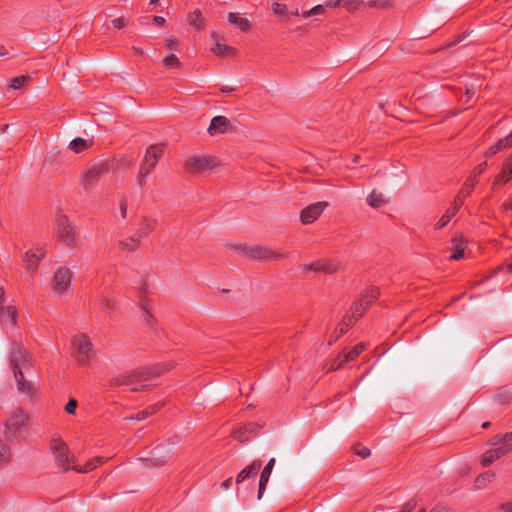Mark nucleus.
<instances>
[{"instance_id": "6e6552de", "label": "nucleus", "mask_w": 512, "mask_h": 512, "mask_svg": "<svg viewBox=\"0 0 512 512\" xmlns=\"http://www.w3.org/2000/svg\"><path fill=\"white\" fill-rule=\"evenodd\" d=\"M29 420L28 414L21 408L14 411L5 423L6 438L16 437L17 433L23 428Z\"/></svg>"}, {"instance_id": "a19ab883", "label": "nucleus", "mask_w": 512, "mask_h": 512, "mask_svg": "<svg viewBox=\"0 0 512 512\" xmlns=\"http://www.w3.org/2000/svg\"><path fill=\"white\" fill-rule=\"evenodd\" d=\"M368 6L371 8L391 9L394 7L393 0H370Z\"/></svg>"}, {"instance_id": "473e14b6", "label": "nucleus", "mask_w": 512, "mask_h": 512, "mask_svg": "<svg viewBox=\"0 0 512 512\" xmlns=\"http://www.w3.org/2000/svg\"><path fill=\"white\" fill-rule=\"evenodd\" d=\"M366 349V345L363 343H358L355 345L349 352H342L343 362L349 363L355 360L364 350Z\"/></svg>"}, {"instance_id": "e2e57ef3", "label": "nucleus", "mask_w": 512, "mask_h": 512, "mask_svg": "<svg viewBox=\"0 0 512 512\" xmlns=\"http://www.w3.org/2000/svg\"><path fill=\"white\" fill-rule=\"evenodd\" d=\"M166 20L164 17L162 16H154L153 17V23L156 25V26H163L165 24Z\"/></svg>"}, {"instance_id": "8fccbe9b", "label": "nucleus", "mask_w": 512, "mask_h": 512, "mask_svg": "<svg viewBox=\"0 0 512 512\" xmlns=\"http://www.w3.org/2000/svg\"><path fill=\"white\" fill-rule=\"evenodd\" d=\"M346 364V362H343V358H342V354H339L335 360H333L331 363H330V366L328 368V371H335V370H338L339 368H342L344 365Z\"/></svg>"}, {"instance_id": "39448f33", "label": "nucleus", "mask_w": 512, "mask_h": 512, "mask_svg": "<svg viewBox=\"0 0 512 512\" xmlns=\"http://www.w3.org/2000/svg\"><path fill=\"white\" fill-rule=\"evenodd\" d=\"M380 296L378 287H369L365 289L363 294L358 300H355L350 307V312L354 317V322H357L367 311V309L374 303Z\"/></svg>"}, {"instance_id": "c756f323", "label": "nucleus", "mask_w": 512, "mask_h": 512, "mask_svg": "<svg viewBox=\"0 0 512 512\" xmlns=\"http://www.w3.org/2000/svg\"><path fill=\"white\" fill-rule=\"evenodd\" d=\"M141 240H142V238L139 237V234L137 233L136 236H131L125 240H121L119 242V247L122 250H125L128 252H133L138 249V247L140 246Z\"/></svg>"}, {"instance_id": "680f3d73", "label": "nucleus", "mask_w": 512, "mask_h": 512, "mask_svg": "<svg viewBox=\"0 0 512 512\" xmlns=\"http://www.w3.org/2000/svg\"><path fill=\"white\" fill-rule=\"evenodd\" d=\"M500 510L503 512H512V502H505L500 505Z\"/></svg>"}, {"instance_id": "20e7f679", "label": "nucleus", "mask_w": 512, "mask_h": 512, "mask_svg": "<svg viewBox=\"0 0 512 512\" xmlns=\"http://www.w3.org/2000/svg\"><path fill=\"white\" fill-rule=\"evenodd\" d=\"M72 345L76 350V361L82 367L90 365L95 356L93 343L90 341L88 335L82 333L76 335L72 339Z\"/></svg>"}, {"instance_id": "a18cd8bd", "label": "nucleus", "mask_w": 512, "mask_h": 512, "mask_svg": "<svg viewBox=\"0 0 512 512\" xmlns=\"http://www.w3.org/2000/svg\"><path fill=\"white\" fill-rule=\"evenodd\" d=\"M469 195H466L465 192H462V189L459 191V193L457 194V196L455 197L453 203L451 204L450 207H455V211L458 212L459 209L462 207V205L464 204V201H465V198L468 197Z\"/></svg>"}, {"instance_id": "79ce46f5", "label": "nucleus", "mask_w": 512, "mask_h": 512, "mask_svg": "<svg viewBox=\"0 0 512 512\" xmlns=\"http://www.w3.org/2000/svg\"><path fill=\"white\" fill-rule=\"evenodd\" d=\"M504 149H508V146H506V144L503 143V140L502 138L499 139L494 145H492L488 150L487 152L485 153V156L486 157H491V156H494L496 155L499 151L501 150H504Z\"/></svg>"}, {"instance_id": "7c9ffc66", "label": "nucleus", "mask_w": 512, "mask_h": 512, "mask_svg": "<svg viewBox=\"0 0 512 512\" xmlns=\"http://www.w3.org/2000/svg\"><path fill=\"white\" fill-rule=\"evenodd\" d=\"M0 319L8 320L12 325L17 324L18 311L15 306H2L0 307Z\"/></svg>"}, {"instance_id": "f257e3e1", "label": "nucleus", "mask_w": 512, "mask_h": 512, "mask_svg": "<svg viewBox=\"0 0 512 512\" xmlns=\"http://www.w3.org/2000/svg\"><path fill=\"white\" fill-rule=\"evenodd\" d=\"M167 364H154L136 368L130 372H124L109 381L110 387L129 386L137 382L148 381L159 377L169 371Z\"/></svg>"}, {"instance_id": "de8ad7c7", "label": "nucleus", "mask_w": 512, "mask_h": 512, "mask_svg": "<svg viewBox=\"0 0 512 512\" xmlns=\"http://www.w3.org/2000/svg\"><path fill=\"white\" fill-rule=\"evenodd\" d=\"M100 306L103 310H114L116 308V302L114 299L102 297L100 300Z\"/></svg>"}, {"instance_id": "bf43d9fd", "label": "nucleus", "mask_w": 512, "mask_h": 512, "mask_svg": "<svg viewBox=\"0 0 512 512\" xmlns=\"http://www.w3.org/2000/svg\"><path fill=\"white\" fill-rule=\"evenodd\" d=\"M451 509L448 508L444 504H437L434 508H432L429 512H450Z\"/></svg>"}, {"instance_id": "603ef678", "label": "nucleus", "mask_w": 512, "mask_h": 512, "mask_svg": "<svg viewBox=\"0 0 512 512\" xmlns=\"http://www.w3.org/2000/svg\"><path fill=\"white\" fill-rule=\"evenodd\" d=\"M272 10L274 14L282 16L286 15L287 7L285 4L275 2L272 4Z\"/></svg>"}, {"instance_id": "6ab92c4d", "label": "nucleus", "mask_w": 512, "mask_h": 512, "mask_svg": "<svg viewBox=\"0 0 512 512\" xmlns=\"http://www.w3.org/2000/svg\"><path fill=\"white\" fill-rule=\"evenodd\" d=\"M487 168V162L484 161L477 165L471 174L468 176L466 181L464 182L462 186V192H465L466 195H470L472 191L474 190L476 184L478 183L479 176L486 170Z\"/></svg>"}, {"instance_id": "9d476101", "label": "nucleus", "mask_w": 512, "mask_h": 512, "mask_svg": "<svg viewBox=\"0 0 512 512\" xmlns=\"http://www.w3.org/2000/svg\"><path fill=\"white\" fill-rule=\"evenodd\" d=\"M72 272L68 267H59L53 275L51 287L52 290L62 295L71 285Z\"/></svg>"}, {"instance_id": "f3484780", "label": "nucleus", "mask_w": 512, "mask_h": 512, "mask_svg": "<svg viewBox=\"0 0 512 512\" xmlns=\"http://www.w3.org/2000/svg\"><path fill=\"white\" fill-rule=\"evenodd\" d=\"M261 425L250 422L244 426H241L232 431L231 436L240 442H246L250 439L251 436L256 435L261 429Z\"/></svg>"}, {"instance_id": "1a4fd4ad", "label": "nucleus", "mask_w": 512, "mask_h": 512, "mask_svg": "<svg viewBox=\"0 0 512 512\" xmlns=\"http://www.w3.org/2000/svg\"><path fill=\"white\" fill-rule=\"evenodd\" d=\"M51 450L55 456L57 465L62 469L63 472L72 469L69 466V449L65 442L60 438H53L51 441Z\"/></svg>"}, {"instance_id": "393cba45", "label": "nucleus", "mask_w": 512, "mask_h": 512, "mask_svg": "<svg viewBox=\"0 0 512 512\" xmlns=\"http://www.w3.org/2000/svg\"><path fill=\"white\" fill-rule=\"evenodd\" d=\"M13 373L17 382L18 391L22 394L33 395V384L24 378L22 370L17 369V371H14Z\"/></svg>"}, {"instance_id": "5701e85b", "label": "nucleus", "mask_w": 512, "mask_h": 512, "mask_svg": "<svg viewBox=\"0 0 512 512\" xmlns=\"http://www.w3.org/2000/svg\"><path fill=\"white\" fill-rule=\"evenodd\" d=\"M261 466L262 462L260 460H254L250 465L239 472L236 477V483L239 484L244 482L246 479L255 477L258 474Z\"/></svg>"}, {"instance_id": "37998d69", "label": "nucleus", "mask_w": 512, "mask_h": 512, "mask_svg": "<svg viewBox=\"0 0 512 512\" xmlns=\"http://www.w3.org/2000/svg\"><path fill=\"white\" fill-rule=\"evenodd\" d=\"M142 310L144 312V320L146 322V324L151 328V329H155L156 328V319L155 317L151 314L150 310L148 309L147 305L145 303L142 304Z\"/></svg>"}, {"instance_id": "ddd939ff", "label": "nucleus", "mask_w": 512, "mask_h": 512, "mask_svg": "<svg viewBox=\"0 0 512 512\" xmlns=\"http://www.w3.org/2000/svg\"><path fill=\"white\" fill-rule=\"evenodd\" d=\"M207 131L211 136H214L216 134L232 133L235 128L227 117L219 115L211 119Z\"/></svg>"}, {"instance_id": "4be33fe9", "label": "nucleus", "mask_w": 512, "mask_h": 512, "mask_svg": "<svg viewBox=\"0 0 512 512\" xmlns=\"http://www.w3.org/2000/svg\"><path fill=\"white\" fill-rule=\"evenodd\" d=\"M356 322H354V317L352 313L349 315H345L341 322L337 325L335 331L330 336L329 344L336 342L341 336L346 334L350 327H352Z\"/></svg>"}, {"instance_id": "c03bdc74", "label": "nucleus", "mask_w": 512, "mask_h": 512, "mask_svg": "<svg viewBox=\"0 0 512 512\" xmlns=\"http://www.w3.org/2000/svg\"><path fill=\"white\" fill-rule=\"evenodd\" d=\"M11 452L7 444L0 441V464L7 463L10 460Z\"/></svg>"}, {"instance_id": "aec40b11", "label": "nucleus", "mask_w": 512, "mask_h": 512, "mask_svg": "<svg viewBox=\"0 0 512 512\" xmlns=\"http://www.w3.org/2000/svg\"><path fill=\"white\" fill-rule=\"evenodd\" d=\"M512 179V154L502 164L500 172L496 175L492 187L504 185Z\"/></svg>"}, {"instance_id": "bb28decb", "label": "nucleus", "mask_w": 512, "mask_h": 512, "mask_svg": "<svg viewBox=\"0 0 512 512\" xmlns=\"http://www.w3.org/2000/svg\"><path fill=\"white\" fill-rule=\"evenodd\" d=\"M187 21L196 31H202L205 27V21L199 9L190 12Z\"/></svg>"}, {"instance_id": "69168bd1", "label": "nucleus", "mask_w": 512, "mask_h": 512, "mask_svg": "<svg viewBox=\"0 0 512 512\" xmlns=\"http://www.w3.org/2000/svg\"><path fill=\"white\" fill-rule=\"evenodd\" d=\"M147 417H148V416L146 415L145 411H144V410H142V411H140V412L136 413L134 416H131L130 418H131V419H135V420H139V421H140V420H144V419H146Z\"/></svg>"}, {"instance_id": "0eeeda50", "label": "nucleus", "mask_w": 512, "mask_h": 512, "mask_svg": "<svg viewBox=\"0 0 512 512\" xmlns=\"http://www.w3.org/2000/svg\"><path fill=\"white\" fill-rule=\"evenodd\" d=\"M216 166V159L211 156H192L189 157L184 164L187 173L197 174L211 170Z\"/></svg>"}, {"instance_id": "7ed1b4c3", "label": "nucleus", "mask_w": 512, "mask_h": 512, "mask_svg": "<svg viewBox=\"0 0 512 512\" xmlns=\"http://www.w3.org/2000/svg\"><path fill=\"white\" fill-rule=\"evenodd\" d=\"M55 227L57 239L67 248L74 249L78 243L75 224L69 220L68 216L62 214L56 218Z\"/></svg>"}, {"instance_id": "b1692460", "label": "nucleus", "mask_w": 512, "mask_h": 512, "mask_svg": "<svg viewBox=\"0 0 512 512\" xmlns=\"http://www.w3.org/2000/svg\"><path fill=\"white\" fill-rule=\"evenodd\" d=\"M274 464H275V459L271 458L268 461V463L265 465V467L263 468V470L260 474L259 487H258V499H261L263 496V493L266 489V486L269 481Z\"/></svg>"}, {"instance_id": "9b49d317", "label": "nucleus", "mask_w": 512, "mask_h": 512, "mask_svg": "<svg viewBox=\"0 0 512 512\" xmlns=\"http://www.w3.org/2000/svg\"><path fill=\"white\" fill-rule=\"evenodd\" d=\"M244 253L254 260H283L287 257L285 253L275 252L262 246L245 247Z\"/></svg>"}, {"instance_id": "ea45409f", "label": "nucleus", "mask_w": 512, "mask_h": 512, "mask_svg": "<svg viewBox=\"0 0 512 512\" xmlns=\"http://www.w3.org/2000/svg\"><path fill=\"white\" fill-rule=\"evenodd\" d=\"M510 441H512V432H507L503 435H496L495 437H493L490 444L493 446H495V445L502 446L505 444H510L509 443Z\"/></svg>"}, {"instance_id": "412c9836", "label": "nucleus", "mask_w": 512, "mask_h": 512, "mask_svg": "<svg viewBox=\"0 0 512 512\" xmlns=\"http://www.w3.org/2000/svg\"><path fill=\"white\" fill-rule=\"evenodd\" d=\"M305 269L318 273L333 274L339 270V264L330 260H317L306 266Z\"/></svg>"}, {"instance_id": "2f4dec72", "label": "nucleus", "mask_w": 512, "mask_h": 512, "mask_svg": "<svg viewBox=\"0 0 512 512\" xmlns=\"http://www.w3.org/2000/svg\"><path fill=\"white\" fill-rule=\"evenodd\" d=\"M156 226V219L143 217L141 227L137 233L139 234V237L143 239L144 237L148 236L152 231H154L156 229Z\"/></svg>"}, {"instance_id": "4468645a", "label": "nucleus", "mask_w": 512, "mask_h": 512, "mask_svg": "<svg viewBox=\"0 0 512 512\" xmlns=\"http://www.w3.org/2000/svg\"><path fill=\"white\" fill-rule=\"evenodd\" d=\"M109 167L106 163L92 166L82 175V184L85 188L97 183L102 175L107 173Z\"/></svg>"}, {"instance_id": "f704fd0d", "label": "nucleus", "mask_w": 512, "mask_h": 512, "mask_svg": "<svg viewBox=\"0 0 512 512\" xmlns=\"http://www.w3.org/2000/svg\"><path fill=\"white\" fill-rule=\"evenodd\" d=\"M103 463V459L101 457H95L89 461L86 462L84 466H73L72 469L81 472L86 473L93 469H95L98 465Z\"/></svg>"}, {"instance_id": "f8f14e48", "label": "nucleus", "mask_w": 512, "mask_h": 512, "mask_svg": "<svg viewBox=\"0 0 512 512\" xmlns=\"http://www.w3.org/2000/svg\"><path fill=\"white\" fill-rule=\"evenodd\" d=\"M328 206L329 203L325 201L308 205L300 212L301 223L307 225L315 222Z\"/></svg>"}, {"instance_id": "3c124183", "label": "nucleus", "mask_w": 512, "mask_h": 512, "mask_svg": "<svg viewBox=\"0 0 512 512\" xmlns=\"http://www.w3.org/2000/svg\"><path fill=\"white\" fill-rule=\"evenodd\" d=\"M28 77L27 76H18V77H14L13 79H11V84L10 86L13 88V89H19L21 88L25 82L27 81Z\"/></svg>"}, {"instance_id": "a211bd4d", "label": "nucleus", "mask_w": 512, "mask_h": 512, "mask_svg": "<svg viewBox=\"0 0 512 512\" xmlns=\"http://www.w3.org/2000/svg\"><path fill=\"white\" fill-rule=\"evenodd\" d=\"M173 452L170 448H166L163 445L157 446L153 450V456L149 459H146L148 466H163L172 456Z\"/></svg>"}, {"instance_id": "338daca9", "label": "nucleus", "mask_w": 512, "mask_h": 512, "mask_svg": "<svg viewBox=\"0 0 512 512\" xmlns=\"http://www.w3.org/2000/svg\"><path fill=\"white\" fill-rule=\"evenodd\" d=\"M503 140V143L506 144V146H508V148H511L512 147V130H511V133L509 135H507L506 137L502 138Z\"/></svg>"}, {"instance_id": "4d7b16f0", "label": "nucleus", "mask_w": 512, "mask_h": 512, "mask_svg": "<svg viewBox=\"0 0 512 512\" xmlns=\"http://www.w3.org/2000/svg\"><path fill=\"white\" fill-rule=\"evenodd\" d=\"M165 46L169 49V50H177L178 49V46H179V42H178V39L176 37H169L168 39H166L165 41Z\"/></svg>"}, {"instance_id": "13d9d810", "label": "nucleus", "mask_w": 512, "mask_h": 512, "mask_svg": "<svg viewBox=\"0 0 512 512\" xmlns=\"http://www.w3.org/2000/svg\"><path fill=\"white\" fill-rule=\"evenodd\" d=\"M162 406L163 405H161V404H153V405L147 407L146 409H144V411H145L146 415L149 417V416L155 414L156 412H158Z\"/></svg>"}, {"instance_id": "09e8293b", "label": "nucleus", "mask_w": 512, "mask_h": 512, "mask_svg": "<svg viewBox=\"0 0 512 512\" xmlns=\"http://www.w3.org/2000/svg\"><path fill=\"white\" fill-rule=\"evenodd\" d=\"M512 399V396L510 395L509 392L507 391H501L499 392L497 395H496V400L501 404V405H506V404H509L510 401Z\"/></svg>"}, {"instance_id": "c85d7f7f", "label": "nucleus", "mask_w": 512, "mask_h": 512, "mask_svg": "<svg viewBox=\"0 0 512 512\" xmlns=\"http://www.w3.org/2000/svg\"><path fill=\"white\" fill-rule=\"evenodd\" d=\"M211 51L219 57H232L235 56L237 52L236 48L221 43H215Z\"/></svg>"}, {"instance_id": "864d4df0", "label": "nucleus", "mask_w": 512, "mask_h": 512, "mask_svg": "<svg viewBox=\"0 0 512 512\" xmlns=\"http://www.w3.org/2000/svg\"><path fill=\"white\" fill-rule=\"evenodd\" d=\"M128 24V19L125 17H118L114 20H112V25L116 29H122L126 27Z\"/></svg>"}, {"instance_id": "c9c22d12", "label": "nucleus", "mask_w": 512, "mask_h": 512, "mask_svg": "<svg viewBox=\"0 0 512 512\" xmlns=\"http://www.w3.org/2000/svg\"><path fill=\"white\" fill-rule=\"evenodd\" d=\"M456 214L457 212L455 211V207H449L439 219V221L435 224V229H442L445 227Z\"/></svg>"}, {"instance_id": "423d86ee", "label": "nucleus", "mask_w": 512, "mask_h": 512, "mask_svg": "<svg viewBox=\"0 0 512 512\" xmlns=\"http://www.w3.org/2000/svg\"><path fill=\"white\" fill-rule=\"evenodd\" d=\"M9 362L13 372L32 366L29 352L21 342L12 341Z\"/></svg>"}, {"instance_id": "49530a36", "label": "nucleus", "mask_w": 512, "mask_h": 512, "mask_svg": "<svg viewBox=\"0 0 512 512\" xmlns=\"http://www.w3.org/2000/svg\"><path fill=\"white\" fill-rule=\"evenodd\" d=\"M353 449L355 454L361 457L362 459H366L371 455L370 449L365 446H362L359 443L354 445Z\"/></svg>"}, {"instance_id": "a878e982", "label": "nucleus", "mask_w": 512, "mask_h": 512, "mask_svg": "<svg viewBox=\"0 0 512 512\" xmlns=\"http://www.w3.org/2000/svg\"><path fill=\"white\" fill-rule=\"evenodd\" d=\"M466 249L465 240L463 238H454L452 239V254L450 256L451 260H460L464 256V251Z\"/></svg>"}, {"instance_id": "cd10ccee", "label": "nucleus", "mask_w": 512, "mask_h": 512, "mask_svg": "<svg viewBox=\"0 0 512 512\" xmlns=\"http://www.w3.org/2000/svg\"><path fill=\"white\" fill-rule=\"evenodd\" d=\"M228 22L238 26L242 32H248L251 29L250 21L245 17H239L237 13L230 12L228 14Z\"/></svg>"}, {"instance_id": "0e129e2a", "label": "nucleus", "mask_w": 512, "mask_h": 512, "mask_svg": "<svg viewBox=\"0 0 512 512\" xmlns=\"http://www.w3.org/2000/svg\"><path fill=\"white\" fill-rule=\"evenodd\" d=\"M340 2L341 0H327L324 5L328 8H335L340 5Z\"/></svg>"}, {"instance_id": "2eb2a0df", "label": "nucleus", "mask_w": 512, "mask_h": 512, "mask_svg": "<svg viewBox=\"0 0 512 512\" xmlns=\"http://www.w3.org/2000/svg\"><path fill=\"white\" fill-rule=\"evenodd\" d=\"M512 452V444H505L494 449L487 450L481 457L482 467H489L494 461Z\"/></svg>"}, {"instance_id": "774afa93", "label": "nucleus", "mask_w": 512, "mask_h": 512, "mask_svg": "<svg viewBox=\"0 0 512 512\" xmlns=\"http://www.w3.org/2000/svg\"><path fill=\"white\" fill-rule=\"evenodd\" d=\"M325 5H316L312 8L313 15L321 14L324 12Z\"/></svg>"}, {"instance_id": "dca6fc26", "label": "nucleus", "mask_w": 512, "mask_h": 512, "mask_svg": "<svg viewBox=\"0 0 512 512\" xmlns=\"http://www.w3.org/2000/svg\"><path fill=\"white\" fill-rule=\"evenodd\" d=\"M45 255L46 251L43 248H37L35 251H27L23 255V262L26 270L34 273L38 269L39 263Z\"/></svg>"}, {"instance_id": "e433bc0d", "label": "nucleus", "mask_w": 512, "mask_h": 512, "mask_svg": "<svg viewBox=\"0 0 512 512\" xmlns=\"http://www.w3.org/2000/svg\"><path fill=\"white\" fill-rule=\"evenodd\" d=\"M89 147L87 140L77 137L69 143V149L76 153H80Z\"/></svg>"}, {"instance_id": "58836bf2", "label": "nucleus", "mask_w": 512, "mask_h": 512, "mask_svg": "<svg viewBox=\"0 0 512 512\" xmlns=\"http://www.w3.org/2000/svg\"><path fill=\"white\" fill-rule=\"evenodd\" d=\"M163 65L168 69H179L181 63L175 54H169L163 59Z\"/></svg>"}, {"instance_id": "6e6d98bb", "label": "nucleus", "mask_w": 512, "mask_h": 512, "mask_svg": "<svg viewBox=\"0 0 512 512\" xmlns=\"http://www.w3.org/2000/svg\"><path fill=\"white\" fill-rule=\"evenodd\" d=\"M417 506V501L415 499H410L406 502L402 509L399 512H412Z\"/></svg>"}, {"instance_id": "052dcab7", "label": "nucleus", "mask_w": 512, "mask_h": 512, "mask_svg": "<svg viewBox=\"0 0 512 512\" xmlns=\"http://www.w3.org/2000/svg\"><path fill=\"white\" fill-rule=\"evenodd\" d=\"M120 212L122 218H126L127 214V200L124 198L120 201Z\"/></svg>"}, {"instance_id": "4c0bfd02", "label": "nucleus", "mask_w": 512, "mask_h": 512, "mask_svg": "<svg viewBox=\"0 0 512 512\" xmlns=\"http://www.w3.org/2000/svg\"><path fill=\"white\" fill-rule=\"evenodd\" d=\"M495 478V473L492 472V471H487V472H484L480 475H478L475 479V485L478 487V488H483L486 486V484L488 482H491L492 479Z\"/></svg>"}, {"instance_id": "f03ea898", "label": "nucleus", "mask_w": 512, "mask_h": 512, "mask_svg": "<svg viewBox=\"0 0 512 512\" xmlns=\"http://www.w3.org/2000/svg\"><path fill=\"white\" fill-rule=\"evenodd\" d=\"M163 154L164 144H152L146 149L137 176V184L140 187L146 184L147 176L154 170Z\"/></svg>"}, {"instance_id": "5fc2aeb1", "label": "nucleus", "mask_w": 512, "mask_h": 512, "mask_svg": "<svg viewBox=\"0 0 512 512\" xmlns=\"http://www.w3.org/2000/svg\"><path fill=\"white\" fill-rule=\"evenodd\" d=\"M78 403L74 398L69 399L67 404L65 405V411L68 414H75V411L77 409Z\"/></svg>"}, {"instance_id": "72a5a7b5", "label": "nucleus", "mask_w": 512, "mask_h": 512, "mask_svg": "<svg viewBox=\"0 0 512 512\" xmlns=\"http://www.w3.org/2000/svg\"><path fill=\"white\" fill-rule=\"evenodd\" d=\"M367 203L373 208H379L386 203V200L384 199L382 193L378 192L377 190H372L371 193L367 196Z\"/></svg>"}]
</instances>
